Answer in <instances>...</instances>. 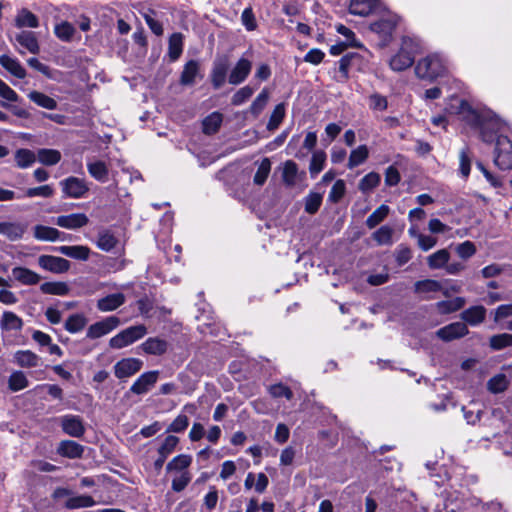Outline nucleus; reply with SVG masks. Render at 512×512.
Wrapping results in <instances>:
<instances>
[{"label": "nucleus", "mask_w": 512, "mask_h": 512, "mask_svg": "<svg viewBox=\"0 0 512 512\" xmlns=\"http://www.w3.org/2000/svg\"><path fill=\"white\" fill-rule=\"evenodd\" d=\"M447 110L451 114L459 115L467 124L479 128L482 140L487 143L494 140V135L503 125L491 111L479 112L467 101L459 98H452Z\"/></svg>", "instance_id": "obj_1"}, {"label": "nucleus", "mask_w": 512, "mask_h": 512, "mask_svg": "<svg viewBox=\"0 0 512 512\" xmlns=\"http://www.w3.org/2000/svg\"><path fill=\"white\" fill-rule=\"evenodd\" d=\"M446 72L445 60L439 54H431L418 61L415 67L417 77L433 80Z\"/></svg>", "instance_id": "obj_2"}, {"label": "nucleus", "mask_w": 512, "mask_h": 512, "mask_svg": "<svg viewBox=\"0 0 512 512\" xmlns=\"http://www.w3.org/2000/svg\"><path fill=\"white\" fill-rule=\"evenodd\" d=\"M415 44L410 38H403L400 51L391 58L390 67L394 71H403L414 63Z\"/></svg>", "instance_id": "obj_3"}, {"label": "nucleus", "mask_w": 512, "mask_h": 512, "mask_svg": "<svg viewBox=\"0 0 512 512\" xmlns=\"http://www.w3.org/2000/svg\"><path fill=\"white\" fill-rule=\"evenodd\" d=\"M494 162L502 170L512 168V142L507 136L497 137Z\"/></svg>", "instance_id": "obj_4"}, {"label": "nucleus", "mask_w": 512, "mask_h": 512, "mask_svg": "<svg viewBox=\"0 0 512 512\" xmlns=\"http://www.w3.org/2000/svg\"><path fill=\"white\" fill-rule=\"evenodd\" d=\"M60 186L65 197L72 199H79L84 197L89 191V186L87 182L75 176H70L62 181H60Z\"/></svg>", "instance_id": "obj_5"}, {"label": "nucleus", "mask_w": 512, "mask_h": 512, "mask_svg": "<svg viewBox=\"0 0 512 512\" xmlns=\"http://www.w3.org/2000/svg\"><path fill=\"white\" fill-rule=\"evenodd\" d=\"M397 21L396 16L389 15L370 25L371 31L379 36L383 46L390 42L392 33L397 25Z\"/></svg>", "instance_id": "obj_6"}, {"label": "nucleus", "mask_w": 512, "mask_h": 512, "mask_svg": "<svg viewBox=\"0 0 512 512\" xmlns=\"http://www.w3.org/2000/svg\"><path fill=\"white\" fill-rule=\"evenodd\" d=\"M38 265L48 272L62 274L70 269L71 263L65 258L44 254L38 257Z\"/></svg>", "instance_id": "obj_7"}, {"label": "nucleus", "mask_w": 512, "mask_h": 512, "mask_svg": "<svg viewBox=\"0 0 512 512\" xmlns=\"http://www.w3.org/2000/svg\"><path fill=\"white\" fill-rule=\"evenodd\" d=\"M60 424L64 433L71 437L79 438L85 432L83 420L78 415H64L60 418Z\"/></svg>", "instance_id": "obj_8"}, {"label": "nucleus", "mask_w": 512, "mask_h": 512, "mask_svg": "<svg viewBox=\"0 0 512 512\" xmlns=\"http://www.w3.org/2000/svg\"><path fill=\"white\" fill-rule=\"evenodd\" d=\"M54 223L61 228L76 230L86 226L89 223V218L84 213H72L58 216Z\"/></svg>", "instance_id": "obj_9"}, {"label": "nucleus", "mask_w": 512, "mask_h": 512, "mask_svg": "<svg viewBox=\"0 0 512 512\" xmlns=\"http://www.w3.org/2000/svg\"><path fill=\"white\" fill-rule=\"evenodd\" d=\"M118 325H119V320L116 317H114V316L107 317L106 319H104L102 321L92 324L87 330V337L90 339L100 338V337L110 333Z\"/></svg>", "instance_id": "obj_10"}, {"label": "nucleus", "mask_w": 512, "mask_h": 512, "mask_svg": "<svg viewBox=\"0 0 512 512\" xmlns=\"http://www.w3.org/2000/svg\"><path fill=\"white\" fill-rule=\"evenodd\" d=\"M251 69L252 62L247 58H240L236 65L232 68L228 76V82L232 85H239L243 83L250 74Z\"/></svg>", "instance_id": "obj_11"}, {"label": "nucleus", "mask_w": 512, "mask_h": 512, "mask_svg": "<svg viewBox=\"0 0 512 512\" xmlns=\"http://www.w3.org/2000/svg\"><path fill=\"white\" fill-rule=\"evenodd\" d=\"M229 61L226 56L217 58L213 63L211 71V82L214 88L222 87L226 81Z\"/></svg>", "instance_id": "obj_12"}, {"label": "nucleus", "mask_w": 512, "mask_h": 512, "mask_svg": "<svg viewBox=\"0 0 512 512\" xmlns=\"http://www.w3.org/2000/svg\"><path fill=\"white\" fill-rule=\"evenodd\" d=\"M158 375V371L143 373L130 387V391L138 395L147 393L156 384Z\"/></svg>", "instance_id": "obj_13"}, {"label": "nucleus", "mask_w": 512, "mask_h": 512, "mask_svg": "<svg viewBox=\"0 0 512 512\" xmlns=\"http://www.w3.org/2000/svg\"><path fill=\"white\" fill-rule=\"evenodd\" d=\"M436 334L444 341H451L468 334V328L464 322H454L440 328Z\"/></svg>", "instance_id": "obj_14"}, {"label": "nucleus", "mask_w": 512, "mask_h": 512, "mask_svg": "<svg viewBox=\"0 0 512 512\" xmlns=\"http://www.w3.org/2000/svg\"><path fill=\"white\" fill-rule=\"evenodd\" d=\"M15 41L19 46L32 54L40 52V45L37 36L32 31L23 30L16 34Z\"/></svg>", "instance_id": "obj_15"}, {"label": "nucleus", "mask_w": 512, "mask_h": 512, "mask_svg": "<svg viewBox=\"0 0 512 512\" xmlns=\"http://www.w3.org/2000/svg\"><path fill=\"white\" fill-rule=\"evenodd\" d=\"M53 250L72 259L81 261L88 260L91 253L90 248L84 245H63L59 247H54Z\"/></svg>", "instance_id": "obj_16"}, {"label": "nucleus", "mask_w": 512, "mask_h": 512, "mask_svg": "<svg viewBox=\"0 0 512 512\" xmlns=\"http://www.w3.org/2000/svg\"><path fill=\"white\" fill-rule=\"evenodd\" d=\"M27 226L19 222H1L0 235L7 237L10 241H16L23 237Z\"/></svg>", "instance_id": "obj_17"}, {"label": "nucleus", "mask_w": 512, "mask_h": 512, "mask_svg": "<svg viewBox=\"0 0 512 512\" xmlns=\"http://www.w3.org/2000/svg\"><path fill=\"white\" fill-rule=\"evenodd\" d=\"M14 24L17 28H37L39 27L38 17L26 8L18 10Z\"/></svg>", "instance_id": "obj_18"}, {"label": "nucleus", "mask_w": 512, "mask_h": 512, "mask_svg": "<svg viewBox=\"0 0 512 512\" xmlns=\"http://www.w3.org/2000/svg\"><path fill=\"white\" fill-rule=\"evenodd\" d=\"M12 275L22 285H36L40 282L41 276L25 267H14Z\"/></svg>", "instance_id": "obj_19"}, {"label": "nucleus", "mask_w": 512, "mask_h": 512, "mask_svg": "<svg viewBox=\"0 0 512 512\" xmlns=\"http://www.w3.org/2000/svg\"><path fill=\"white\" fill-rule=\"evenodd\" d=\"M486 316V309L481 305L472 306L461 313V318L464 323L471 326H476L482 323Z\"/></svg>", "instance_id": "obj_20"}, {"label": "nucleus", "mask_w": 512, "mask_h": 512, "mask_svg": "<svg viewBox=\"0 0 512 512\" xmlns=\"http://www.w3.org/2000/svg\"><path fill=\"white\" fill-rule=\"evenodd\" d=\"M84 448L82 445L78 444L72 440H63L59 443L57 448V452L59 455L75 459L82 456Z\"/></svg>", "instance_id": "obj_21"}, {"label": "nucleus", "mask_w": 512, "mask_h": 512, "mask_svg": "<svg viewBox=\"0 0 512 512\" xmlns=\"http://www.w3.org/2000/svg\"><path fill=\"white\" fill-rule=\"evenodd\" d=\"M1 66L10 72L13 76L23 79L26 76V70L21 65L18 59L10 57L8 55H0Z\"/></svg>", "instance_id": "obj_22"}, {"label": "nucleus", "mask_w": 512, "mask_h": 512, "mask_svg": "<svg viewBox=\"0 0 512 512\" xmlns=\"http://www.w3.org/2000/svg\"><path fill=\"white\" fill-rule=\"evenodd\" d=\"M139 348L147 354L162 355L167 351L168 343L161 338L151 337L142 343Z\"/></svg>", "instance_id": "obj_23"}, {"label": "nucleus", "mask_w": 512, "mask_h": 512, "mask_svg": "<svg viewBox=\"0 0 512 512\" xmlns=\"http://www.w3.org/2000/svg\"><path fill=\"white\" fill-rule=\"evenodd\" d=\"M15 363L23 368L37 367L40 357L30 350H19L14 354Z\"/></svg>", "instance_id": "obj_24"}, {"label": "nucleus", "mask_w": 512, "mask_h": 512, "mask_svg": "<svg viewBox=\"0 0 512 512\" xmlns=\"http://www.w3.org/2000/svg\"><path fill=\"white\" fill-rule=\"evenodd\" d=\"M63 234L58 229L49 226L36 225L34 227V237L41 241L54 242L59 239L64 240V238H61Z\"/></svg>", "instance_id": "obj_25"}, {"label": "nucleus", "mask_w": 512, "mask_h": 512, "mask_svg": "<svg viewBox=\"0 0 512 512\" xmlns=\"http://www.w3.org/2000/svg\"><path fill=\"white\" fill-rule=\"evenodd\" d=\"M377 0H351L349 11L358 16H368L376 7Z\"/></svg>", "instance_id": "obj_26"}, {"label": "nucleus", "mask_w": 512, "mask_h": 512, "mask_svg": "<svg viewBox=\"0 0 512 512\" xmlns=\"http://www.w3.org/2000/svg\"><path fill=\"white\" fill-rule=\"evenodd\" d=\"M23 327L22 319L14 312L5 311L0 319V328L4 331H20Z\"/></svg>", "instance_id": "obj_27"}, {"label": "nucleus", "mask_w": 512, "mask_h": 512, "mask_svg": "<svg viewBox=\"0 0 512 512\" xmlns=\"http://www.w3.org/2000/svg\"><path fill=\"white\" fill-rule=\"evenodd\" d=\"M125 300L123 294L115 293L107 295L98 300L97 307L99 310L107 312L118 308Z\"/></svg>", "instance_id": "obj_28"}, {"label": "nucleus", "mask_w": 512, "mask_h": 512, "mask_svg": "<svg viewBox=\"0 0 512 512\" xmlns=\"http://www.w3.org/2000/svg\"><path fill=\"white\" fill-rule=\"evenodd\" d=\"M62 155L59 150L42 148L37 151V160L46 166H53L61 161Z\"/></svg>", "instance_id": "obj_29"}, {"label": "nucleus", "mask_w": 512, "mask_h": 512, "mask_svg": "<svg viewBox=\"0 0 512 512\" xmlns=\"http://www.w3.org/2000/svg\"><path fill=\"white\" fill-rule=\"evenodd\" d=\"M199 72V63L196 60L188 61L181 73L180 83L184 86L192 85Z\"/></svg>", "instance_id": "obj_30"}, {"label": "nucleus", "mask_w": 512, "mask_h": 512, "mask_svg": "<svg viewBox=\"0 0 512 512\" xmlns=\"http://www.w3.org/2000/svg\"><path fill=\"white\" fill-rule=\"evenodd\" d=\"M87 169L89 174L100 182H106L108 179V168L103 161H88Z\"/></svg>", "instance_id": "obj_31"}, {"label": "nucleus", "mask_w": 512, "mask_h": 512, "mask_svg": "<svg viewBox=\"0 0 512 512\" xmlns=\"http://www.w3.org/2000/svg\"><path fill=\"white\" fill-rule=\"evenodd\" d=\"M393 234L394 229L392 227L388 225H383L376 231H374L371 237L379 246H390L393 244Z\"/></svg>", "instance_id": "obj_32"}, {"label": "nucleus", "mask_w": 512, "mask_h": 512, "mask_svg": "<svg viewBox=\"0 0 512 512\" xmlns=\"http://www.w3.org/2000/svg\"><path fill=\"white\" fill-rule=\"evenodd\" d=\"M450 259L447 249H440L427 257L428 266L431 269L445 268Z\"/></svg>", "instance_id": "obj_33"}, {"label": "nucleus", "mask_w": 512, "mask_h": 512, "mask_svg": "<svg viewBox=\"0 0 512 512\" xmlns=\"http://www.w3.org/2000/svg\"><path fill=\"white\" fill-rule=\"evenodd\" d=\"M390 208L386 204L380 205L377 209H375L366 219V226L369 229L375 228L378 224L383 222L385 218L389 215Z\"/></svg>", "instance_id": "obj_34"}, {"label": "nucleus", "mask_w": 512, "mask_h": 512, "mask_svg": "<svg viewBox=\"0 0 512 512\" xmlns=\"http://www.w3.org/2000/svg\"><path fill=\"white\" fill-rule=\"evenodd\" d=\"M183 51V35L173 33L169 38L168 55L171 61H176Z\"/></svg>", "instance_id": "obj_35"}, {"label": "nucleus", "mask_w": 512, "mask_h": 512, "mask_svg": "<svg viewBox=\"0 0 512 512\" xmlns=\"http://www.w3.org/2000/svg\"><path fill=\"white\" fill-rule=\"evenodd\" d=\"M223 121V116L219 112H213L208 115L202 122L203 132L207 135L216 133Z\"/></svg>", "instance_id": "obj_36"}, {"label": "nucleus", "mask_w": 512, "mask_h": 512, "mask_svg": "<svg viewBox=\"0 0 512 512\" xmlns=\"http://www.w3.org/2000/svg\"><path fill=\"white\" fill-rule=\"evenodd\" d=\"M326 162V153L322 150H317L312 154L309 164V173L312 178H315L323 169Z\"/></svg>", "instance_id": "obj_37"}, {"label": "nucleus", "mask_w": 512, "mask_h": 512, "mask_svg": "<svg viewBox=\"0 0 512 512\" xmlns=\"http://www.w3.org/2000/svg\"><path fill=\"white\" fill-rule=\"evenodd\" d=\"M28 97L32 102H34L35 104H37L38 106H40L42 108H45L48 110H53L57 107L56 100H54L53 98H51L50 96H48L42 92L31 91L28 94Z\"/></svg>", "instance_id": "obj_38"}, {"label": "nucleus", "mask_w": 512, "mask_h": 512, "mask_svg": "<svg viewBox=\"0 0 512 512\" xmlns=\"http://www.w3.org/2000/svg\"><path fill=\"white\" fill-rule=\"evenodd\" d=\"M466 303L463 297H456L451 300L440 301L436 303L438 311L442 314H449L461 309Z\"/></svg>", "instance_id": "obj_39"}, {"label": "nucleus", "mask_w": 512, "mask_h": 512, "mask_svg": "<svg viewBox=\"0 0 512 512\" xmlns=\"http://www.w3.org/2000/svg\"><path fill=\"white\" fill-rule=\"evenodd\" d=\"M369 156V151L366 145H360L352 150L348 160V168L353 169L360 164L364 163Z\"/></svg>", "instance_id": "obj_40"}, {"label": "nucleus", "mask_w": 512, "mask_h": 512, "mask_svg": "<svg viewBox=\"0 0 512 512\" xmlns=\"http://www.w3.org/2000/svg\"><path fill=\"white\" fill-rule=\"evenodd\" d=\"M40 290L44 294L65 296L69 293V287L64 282H45L41 284Z\"/></svg>", "instance_id": "obj_41"}, {"label": "nucleus", "mask_w": 512, "mask_h": 512, "mask_svg": "<svg viewBox=\"0 0 512 512\" xmlns=\"http://www.w3.org/2000/svg\"><path fill=\"white\" fill-rule=\"evenodd\" d=\"M271 171V161L269 158H263L258 166V169L254 175L253 182L258 186H262Z\"/></svg>", "instance_id": "obj_42"}, {"label": "nucleus", "mask_w": 512, "mask_h": 512, "mask_svg": "<svg viewBox=\"0 0 512 512\" xmlns=\"http://www.w3.org/2000/svg\"><path fill=\"white\" fill-rule=\"evenodd\" d=\"M508 385L509 381L507 380L506 375L497 374L487 382V389L491 393L497 394L504 392L508 388Z\"/></svg>", "instance_id": "obj_43"}, {"label": "nucleus", "mask_w": 512, "mask_h": 512, "mask_svg": "<svg viewBox=\"0 0 512 512\" xmlns=\"http://www.w3.org/2000/svg\"><path fill=\"white\" fill-rule=\"evenodd\" d=\"M54 33L60 40L69 42L76 33V29L71 23L63 21L55 26Z\"/></svg>", "instance_id": "obj_44"}, {"label": "nucleus", "mask_w": 512, "mask_h": 512, "mask_svg": "<svg viewBox=\"0 0 512 512\" xmlns=\"http://www.w3.org/2000/svg\"><path fill=\"white\" fill-rule=\"evenodd\" d=\"M15 160L19 168H27L36 161V155L29 149H18L15 152Z\"/></svg>", "instance_id": "obj_45"}, {"label": "nucleus", "mask_w": 512, "mask_h": 512, "mask_svg": "<svg viewBox=\"0 0 512 512\" xmlns=\"http://www.w3.org/2000/svg\"><path fill=\"white\" fill-rule=\"evenodd\" d=\"M298 174V166L292 160H288L284 163L282 179L287 186H293L296 183V177Z\"/></svg>", "instance_id": "obj_46"}, {"label": "nucleus", "mask_w": 512, "mask_h": 512, "mask_svg": "<svg viewBox=\"0 0 512 512\" xmlns=\"http://www.w3.org/2000/svg\"><path fill=\"white\" fill-rule=\"evenodd\" d=\"M415 292L420 294H426L431 292H438L442 289L441 283L437 280L426 279L417 281L414 284Z\"/></svg>", "instance_id": "obj_47"}, {"label": "nucleus", "mask_w": 512, "mask_h": 512, "mask_svg": "<svg viewBox=\"0 0 512 512\" xmlns=\"http://www.w3.org/2000/svg\"><path fill=\"white\" fill-rule=\"evenodd\" d=\"M284 116H285V104L280 103L275 106V108L269 118V121L267 124V129L269 131L276 130L279 127V125L281 124V122L283 121Z\"/></svg>", "instance_id": "obj_48"}, {"label": "nucleus", "mask_w": 512, "mask_h": 512, "mask_svg": "<svg viewBox=\"0 0 512 512\" xmlns=\"http://www.w3.org/2000/svg\"><path fill=\"white\" fill-rule=\"evenodd\" d=\"M269 100V92L265 88L263 89L258 96L255 98V100L252 102L250 106V112L255 116L258 117L261 112L264 110L265 106L267 105Z\"/></svg>", "instance_id": "obj_49"}, {"label": "nucleus", "mask_w": 512, "mask_h": 512, "mask_svg": "<svg viewBox=\"0 0 512 512\" xmlns=\"http://www.w3.org/2000/svg\"><path fill=\"white\" fill-rule=\"evenodd\" d=\"M95 504V501L92 497L87 495L74 496L69 498L66 501V508L68 509H78L84 507H91Z\"/></svg>", "instance_id": "obj_50"}, {"label": "nucleus", "mask_w": 512, "mask_h": 512, "mask_svg": "<svg viewBox=\"0 0 512 512\" xmlns=\"http://www.w3.org/2000/svg\"><path fill=\"white\" fill-rule=\"evenodd\" d=\"M86 325V318L81 314L69 316L65 323V329L70 333L81 331Z\"/></svg>", "instance_id": "obj_51"}, {"label": "nucleus", "mask_w": 512, "mask_h": 512, "mask_svg": "<svg viewBox=\"0 0 512 512\" xmlns=\"http://www.w3.org/2000/svg\"><path fill=\"white\" fill-rule=\"evenodd\" d=\"M117 240L109 231H102L99 233L97 240V247L103 251H110L116 246Z\"/></svg>", "instance_id": "obj_52"}, {"label": "nucleus", "mask_w": 512, "mask_h": 512, "mask_svg": "<svg viewBox=\"0 0 512 512\" xmlns=\"http://www.w3.org/2000/svg\"><path fill=\"white\" fill-rule=\"evenodd\" d=\"M28 386V379L22 371H15L9 377V388L20 391Z\"/></svg>", "instance_id": "obj_53"}, {"label": "nucleus", "mask_w": 512, "mask_h": 512, "mask_svg": "<svg viewBox=\"0 0 512 512\" xmlns=\"http://www.w3.org/2000/svg\"><path fill=\"white\" fill-rule=\"evenodd\" d=\"M379 183L380 175L375 172H370L360 180L359 189L366 193L377 187Z\"/></svg>", "instance_id": "obj_54"}, {"label": "nucleus", "mask_w": 512, "mask_h": 512, "mask_svg": "<svg viewBox=\"0 0 512 512\" xmlns=\"http://www.w3.org/2000/svg\"><path fill=\"white\" fill-rule=\"evenodd\" d=\"M509 346H512V334L502 333L490 338V347L494 350H501Z\"/></svg>", "instance_id": "obj_55"}, {"label": "nucleus", "mask_w": 512, "mask_h": 512, "mask_svg": "<svg viewBox=\"0 0 512 512\" xmlns=\"http://www.w3.org/2000/svg\"><path fill=\"white\" fill-rule=\"evenodd\" d=\"M192 462V458L189 455L181 454L174 457L166 466L168 471L178 470L182 471L186 469Z\"/></svg>", "instance_id": "obj_56"}, {"label": "nucleus", "mask_w": 512, "mask_h": 512, "mask_svg": "<svg viewBox=\"0 0 512 512\" xmlns=\"http://www.w3.org/2000/svg\"><path fill=\"white\" fill-rule=\"evenodd\" d=\"M369 108L373 111H385L388 108V100L379 93H372L368 97Z\"/></svg>", "instance_id": "obj_57"}, {"label": "nucleus", "mask_w": 512, "mask_h": 512, "mask_svg": "<svg viewBox=\"0 0 512 512\" xmlns=\"http://www.w3.org/2000/svg\"><path fill=\"white\" fill-rule=\"evenodd\" d=\"M459 169L464 178H467L471 169V154L467 148L459 152Z\"/></svg>", "instance_id": "obj_58"}, {"label": "nucleus", "mask_w": 512, "mask_h": 512, "mask_svg": "<svg viewBox=\"0 0 512 512\" xmlns=\"http://www.w3.org/2000/svg\"><path fill=\"white\" fill-rule=\"evenodd\" d=\"M322 203V195L319 193H309L305 198V211L309 214L316 213Z\"/></svg>", "instance_id": "obj_59"}, {"label": "nucleus", "mask_w": 512, "mask_h": 512, "mask_svg": "<svg viewBox=\"0 0 512 512\" xmlns=\"http://www.w3.org/2000/svg\"><path fill=\"white\" fill-rule=\"evenodd\" d=\"M268 391L273 398L284 397L287 400H291L293 397L291 389L282 383L269 386Z\"/></svg>", "instance_id": "obj_60"}, {"label": "nucleus", "mask_w": 512, "mask_h": 512, "mask_svg": "<svg viewBox=\"0 0 512 512\" xmlns=\"http://www.w3.org/2000/svg\"><path fill=\"white\" fill-rule=\"evenodd\" d=\"M179 443V438L173 435L167 436L161 446L158 449V454L163 455V457H168L176 448Z\"/></svg>", "instance_id": "obj_61"}, {"label": "nucleus", "mask_w": 512, "mask_h": 512, "mask_svg": "<svg viewBox=\"0 0 512 512\" xmlns=\"http://www.w3.org/2000/svg\"><path fill=\"white\" fill-rule=\"evenodd\" d=\"M255 89L249 85L240 88L232 97V104L239 106L246 102L254 93Z\"/></svg>", "instance_id": "obj_62"}, {"label": "nucleus", "mask_w": 512, "mask_h": 512, "mask_svg": "<svg viewBox=\"0 0 512 512\" xmlns=\"http://www.w3.org/2000/svg\"><path fill=\"white\" fill-rule=\"evenodd\" d=\"M345 190H346V186H345V182L343 180H337L331 190H330V193H329V200L333 203H337L339 202L342 197L344 196L345 194Z\"/></svg>", "instance_id": "obj_63"}, {"label": "nucleus", "mask_w": 512, "mask_h": 512, "mask_svg": "<svg viewBox=\"0 0 512 512\" xmlns=\"http://www.w3.org/2000/svg\"><path fill=\"white\" fill-rule=\"evenodd\" d=\"M456 252L460 258L466 260L476 253V247L473 242L467 240L457 245Z\"/></svg>", "instance_id": "obj_64"}]
</instances>
